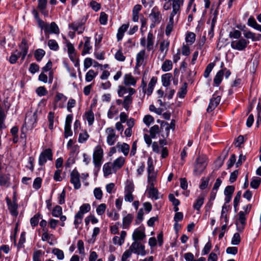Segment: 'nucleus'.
<instances>
[{
	"mask_svg": "<svg viewBox=\"0 0 261 261\" xmlns=\"http://www.w3.org/2000/svg\"><path fill=\"white\" fill-rule=\"evenodd\" d=\"M147 173H148V179L150 180L153 178V176L151 175L154 171V166L153 165V160L151 157H149L147 160Z\"/></svg>",
	"mask_w": 261,
	"mask_h": 261,
	"instance_id": "28",
	"label": "nucleus"
},
{
	"mask_svg": "<svg viewBox=\"0 0 261 261\" xmlns=\"http://www.w3.org/2000/svg\"><path fill=\"white\" fill-rule=\"evenodd\" d=\"M172 75L171 73H165L162 76V82L163 86L168 87L170 84Z\"/></svg>",
	"mask_w": 261,
	"mask_h": 261,
	"instance_id": "29",
	"label": "nucleus"
},
{
	"mask_svg": "<svg viewBox=\"0 0 261 261\" xmlns=\"http://www.w3.org/2000/svg\"><path fill=\"white\" fill-rule=\"evenodd\" d=\"M48 46L50 49L54 51H57L59 48V46L57 42L54 39H50L48 40Z\"/></svg>",
	"mask_w": 261,
	"mask_h": 261,
	"instance_id": "43",
	"label": "nucleus"
},
{
	"mask_svg": "<svg viewBox=\"0 0 261 261\" xmlns=\"http://www.w3.org/2000/svg\"><path fill=\"white\" fill-rule=\"evenodd\" d=\"M215 66V63H209L207 66H206L204 73L203 76L207 78L209 76L210 73L212 71V69H213L214 67Z\"/></svg>",
	"mask_w": 261,
	"mask_h": 261,
	"instance_id": "47",
	"label": "nucleus"
},
{
	"mask_svg": "<svg viewBox=\"0 0 261 261\" xmlns=\"http://www.w3.org/2000/svg\"><path fill=\"white\" fill-rule=\"evenodd\" d=\"M93 193L96 199L100 200L102 198L103 193L100 188H96L94 190Z\"/></svg>",
	"mask_w": 261,
	"mask_h": 261,
	"instance_id": "59",
	"label": "nucleus"
},
{
	"mask_svg": "<svg viewBox=\"0 0 261 261\" xmlns=\"http://www.w3.org/2000/svg\"><path fill=\"white\" fill-rule=\"evenodd\" d=\"M149 17L152 22L160 23L162 19V15L157 6H154L151 11Z\"/></svg>",
	"mask_w": 261,
	"mask_h": 261,
	"instance_id": "7",
	"label": "nucleus"
},
{
	"mask_svg": "<svg viewBox=\"0 0 261 261\" xmlns=\"http://www.w3.org/2000/svg\"><path fill=\"white\" fill-rule=\"evenodd\" d=\"M229 37L234 39H239L241 36V32L237 30L230 32L229 34Z\"/></svg>",
	"mask_w": 261,
	"mask_h": 261,
	"instance_id": "61",
	"label": "nucleus"
},
{
	"mask_svg": "<svg viewBox=\"0 0 261 261\" xmlns=\"http://www.w3.org/2000/svg\"><path fill=\"white\" fill-rule=\"evenodd\" d=\"M103 150L100 145L96 146L93 154V162L95 168H99L102 164Z\"/></svg>",
	"mask_w": 261,
	"mask_h": 261,
	"instance_id": "1",
	"label": "nucleus"
},
{
	"mask_svg": "<svg viewBox=\"0 0 261 261\" xmlns=\"http://www.w3.org/2000/svg\"><path fill=\"white\" fill-rule=\"evenodd\" d=\"M19 48L21 49V51L20 52V55H21V61H23L28 54V49H29V46L27 45V41L25 39H23L21 41V42L20 44L19 45Z\"/></svg>",
	"mask_w": 261,
	"mask_h": 261,
	"instance_id": "15",
	"label": "nucleus"
},
{
	"mask_svg": "<svg viewBox=\"0 0 261 261\" xmlns=\"http://www.w3.org/2000/svg\"><path fill=\"white\" fill-rule=\"evenodd\" d=\"M236 161V156L234 154L231 155L230 158L227 162V169L232 167Z\"/></svg>",
	"mask_w": 261,
	"mask_h": 261,
	"instance_id": "63",
	"label": "nucleus"
},
{
	"mask_svg": "<svg viewBox=\"0 0 261 261\" xmlns=\"http://www.w3.org/2000/svg\"><path fill=\"white\" fill-rule=\"evenodd\" d=\"M154 37L152 33L149 32L147 37L146 48L148 51H150L153 48Z\"/></svg>",
	"mask_w": 261,
	"mask_h": 261,
	"instance_id": "26",
	"label": "nucleus"
},
{
	"mask_svg": "<svg viewBox=\"0 0 261 261\" xmlns=\"http://www.w3.org/2000/svg\"><path fill=\"white\" fill-rule=\"evenodd\" d=\"M60 33V30L55 22H51L50 24H48V27L45 29V34L46 36V38H49L48 34H55L59 35Z\"/></svg>",
	"mask_w": 261,
	"mask_h": 261,
	"instance_id": "12",
	"label": "nucleus"
},
{
	"mask_svg": "<svg viewBox=\"0 0 261 261\" xmlns=\"http://www.w3.org/2000/svg\"><path fill=\"white\" fill-rule=\"evenodd\" d=\"M107 208V205L105 203H101L99 204L98 207L96 208V213L98 215H103L106 209Z\"/></svg>",
	"mask_w": 261,
	"mask_h": 261,
	"instance_id": "56",
	"label": "nucleus"
},
{
	"mask_svg": "<svg viewBox=\"0 0 261 261\" xmlns=\"http://www.w3.org/2000/svg\"><path fill=\"white\" fill-rule=\"evenodd\" d=\"M116 147L122 152L125 156H127L129 151V146L126 143L121 144L120 142L117 143Z\"/></svg>",
	"mask_w": 261,
	"mask_h": 261,
	"instance_id": "25",
	"label": "nucleus"
},
{
	"mask_svg": "<svg viewBox=\"0 0 261 261\" xmlns=\"http://www.w3.org/2000/svg\"><path fill=\"white\" fill-rule=\"evenodd\" d=\"M256 110L257 112L256 123L258 126L261 123V103L259 102L257 104Z\"/></svg>",
	"mask_w": 261,
	"mask_h": 261,
	"instance_id": "62",
	"label": "nucleus"
},
{
	"mask_svg": "<svg viewBox=\"0 0 261 261\" xmlns=\"http://www.w3.org/2000/svg\"><path fill=\"white\" fill-rule=\"evenodd\" d=\"M128 250L131 251L132 253L134 252L136 254H141V255L145 254L144 246L138 242H133Z\"/></svg>",
	"mask_w": 261,
	"mask_h": 261,
	"instance_id": "11",
	"label": "nucleus"
},
{
	"mask_svg": "<svg viewBox=\"0 0 261 261\" xmlns=\"http://www.w3.org/2000/svg\"><path fill=\"white\" fill-rule=\"evenodd\" d=\"M244 37L247 39H250L252 41H256L261 40V34H256L251 31H248L244 33Z\"/></svg>",
	"mask_w": 261,
	"mask_h": 261,
	"instance_id": "23",
	"label": "nucleus"
},
{
	"mask_svg": "<svg viewBox=\"0 0 261 261\" xmlns=\"http://www.w3.org/2000/svg\"><path fill=\"white\" fill-rule=\"evenodd\" d=\"M85 22V20L83 21V20L74 21L69 24V28L73 30L74 32L76 31L78 34H82L85 30L84 26Z\"/></svg>",
	"mask_w": 261,
	"mask_h": 261,
	"instance_id": "9",
	"label": "nucleus"
},
{
	"mask_svg": "<svg viewBox=\"0 0 261 261\" xmlns=\"http://www.w3.org/2000/svg\"><path fill=\"white\" fill-rule=\"evenodd\" d=\"M149 133L151 138H155L156 135L161 136V127L160 128L158 125H154L150 127Z\"/></svg>",
	"mask_w": 261,
	"mask_h": 261,
	"instance_id": "33",
	"label": "nucleus"
},
{
	"mask_svg": "<svg viewBox=\"0 0 261 261\" xmlns=\"http://www.w3.org/2000/svg\"><path fill=\"white\" fill-rule=\"evenodd\" d=\"M221 101V96L217 95V92H215L210 99V102L207 108V112L210 113L214 110L218 106Z\"/></svg>",
	"mask_w": 261,
	"mask_h": 261,
	"instance_id": "5",
	"label": "nucleus"
},
{
	"mask_svg": "<svg viewBox=\"0 0 261 261\" xmlns=\"http://www.w3.org/2000/svg\"><path fill=\"white\" fill-rule=\"evenodd\" d=\"M170 42L168 40H164L162 41L160 45V50L161 52L165 51V54L168 50Z\"/></svg>",
	"mask_w": 261,
	"mask_h": 261,
	"instance_id": "39",
	"label": "nucleus"
},
{
	"mask_svg": "<svg viewBox=\"0 0 261 261\" xmlns=\"http://www.w3.org/2000/svg\"><path fill=\"white\" fill-rule=\"evenodd\" d=\"M62 214V208L59 205H56L54 207L51 212V215L53 217H59Z\"/></svg>",
	"mask_w": 261,
	"mask_h": 261,
	"instance_id": "42",
	"label": "nucleus"
},
{
	"mask_svg": "<svg viewBox=\"0 0 261 261\" xmlns=\"http://www.w3.org/2000/svg\"><path fill=\"white\" fill-rule=\"evenodd\" d=\"M80 177V173L77 170L75 169L73 170L70 174V182L75 189H79L81 187Z\"/></svg>",
	"mask_w": 261,
	"mask_h": 261,
	"instance_id": "8",
	"label": "nucleus"
},
{
	"mask_svg": "<svg viewBox=\"0 0 261 261\" xmlns=\"http://www.w3.org/2000/svg\"><path fill=\"white\" fill-rule=\"evenodd\" d=\"M128 27L129 24H124L118 29L117 34V39L118 41L122 39L124 33L127 31Z\"/></svg>",
	"mask_w": 261,
	"mask_h": 261,
	"instance_id": "24",
	"label": "nucleus"
},
{
	"mask_svg": "<svg viewBox=\"0 0 261 261\" xmlns=\"http://www.w3.org/2000/svg\"><path fill=\"white\" fill-rule=\"evenodd\" d=\"M97 73H95L92 69L89 70L86 73L85 80L87 82H90L96 76Z\"/></svg>",
	"mask_w": 261,
	"mask_h": 261,
	"instance_id": "45",
	"label": "nucleus"
},
{
	"mask_svg": "<svg viewBox=\"0 0 261 261\" xmlns=\"http://www.w3.org/2000/svg\"><path fill=\"white\" fill-rule=\"evenodd\" d=\"M115 59L119 61L123 62L125 60V57L123 55L121 48H120L115 55Z\"/></svg>",
	"mask_w": 261,
	"mask_h": 261,
	"instance_id": "53",
	"label": "nucleus"
},
{
	"mask_svg": "<svg viewBox=\"0 0 261 261\" xmlns=\"http://www.w3.org/2000/svg\"><path fill=\"white\" fill-rule=\"evenodd\" d=\"M89 137V135H88L87 132L85 131L83 133L80 134L78 141L79 143H85Z\"/></svg>",
	"mask_w": 261,
	"mask_h": 261,
	"instance_id": "52",
	"label": "nucleus"
},
{
	"mask_svg": "<svg viewBox=\"0 0 261 261\" xmlns=\"http://www.w3.org/2000/svg\"><path fill=\"white\" fill-rule=\"evenodd\" d=\"M84 116L87 120L89 125H92L94 121V114L91 110L86 111Z\"/></svg>",
	"mask_w": 261,
	"mask_h": 261,
	"instance_id": "31",
	"label": "nucleus"
},
{
	"mask_svg": "<svg viewBox=\"0 0 261 261\" xmlns=\"http://www.w3.org/2000/svg\"><path fill=\"white\" fill-rule=\"evenodd\" d=\"M212 248V244L210 240L205 245L203 249L202 250V254L206 255L209 253Z\"/></svg>",
	"mask_w": 261,
	"mask_h": 261,
	"instance_id": "60",
	"label": "nucleus"
},
{
	"mask_svg": "<svg viewBox=\"0 0 261 261\" xmlns=\"http://www.w3.org/2000/svg\"><path fill=\"white\" fill-rule=\"evenodd\" d=\"M45 54V51L42 49H37L35 50L34 56L37 61H40Z\"/></svg>",
	"mask_w": 261,
	"mask_h": 261,
	"instance_id": "41",
	"label": "nucleus"
},
{
	"mask_svg": "<svg viewBox=\"0 0 261 261\" xmlns=\"http://www.w3.org/2000/svg\"><path fill=\"white\" fill-rule=\"evenodd\" d=\"M143 122L148 127H149L150 124L154 122V118L152 116L147 115L144 116L143 118Z\"/></svg>",
	"mask_w": 261,
	"mask_h": 261,
	"instance_id": "55",
	"label": "nucleus"
},
{
	"mask_svg": "<svg viewBox=\"0 0 261 261\" xmlns=\"http://www.w3.org/2000/svg\"><path fill=\"white\" fill-rule=\"evenodd\" d=\"M53 160V154L51 149L47 148L42 151L39 156L38 164L39 166H44L47 160Z\"/></svg>",
	"mask_w": 261,
	"mask_h": 261,
	"instance_id": "2",
	"label": "nucleus"
},
{
	"mask_svg": "<svg viewBox=\"0 0 261 261\" xmlns=\"http://www.w3.org/2000/svg\"><path fill=\"white\" fill-rule=\"evenodd\" d=\"M91 210V206L89 203H84L80 207V210L77 214L81 217V216L84 217V215Z\"/></svg>",
	"mask_w": 261,
	"mask_h": 261,
	"instance_id": "32",
	"label": "nucleus"
},
{
	"mask_svg": "<svg viewBox=\"0 0 261 261\" xmlns=\"http://www.w3.org/2000/svg\"><path fill=\"white\" fill-rule=\"evenodd\" d=\"M173 64L172 61L169 60H166L162 65V70L164 72L169 71L172 69Z\"/></svg>",
	"mask_w": 261,
	"mask_h": 261,
	"instance_id": "34",
	"label": "nucleus"
},
{
	"mask_svg": "<svg viewBox=\"0 0 261 261\" xmlns=\"http://www.w3.org/2000/svg\"><path fill=\"white\" fill-rule=\"evenodd\" d=\"M240 242L241 237L240 234L238 232L235 233L231 239V244L233 245H238L240 244Z\"/></svg>",
	"mask_w": 261,
	"mask_h": 261,
	"instance_id": "51",
	"label": "nucleus"
},
{
	"mask_svg": "<svg viewBox=\"0 0 261 261\" xmlns=\"http://www.w3.org/2000/svg\"><path fill=\"white\" fill-rule=\"evenodd\" d=\"M159 194L158 190L154 187L153 184L151 183L148 191L149 197L153 200H157L159 198Z\"/></svg>",
	"mask_w": 261,
	"mask_h": 261,
	"instance_id": "20",
	"label": "nucleus"
},
{
	"mask_svg": "<svg viewBox=\"0 0 261 261\" xmlns=\"http://www.w3.org/2000/svg\"><path fill=\"white\" fill-rule=\"evenodd\" d=\"M55 118V113L54 112H49L47 116L48 121V128L50 130L54 129V122Z\"/></svg>",
	"mask_w": 261,
	"mask_h": 261,
	"instance_id": "40",
	"label": "nucleus"
},
{
	"mask_svg": "<svg viewBox=\"0 0 261 261\" xmlns=\"http://www.w3.org/2000/svg\"><path fill=\"white\" fill-rule=\"evenodd\" d=\"M143 208H140L137 214V216L136 219V224H140L142 220H143Z\"/></svg>",
	"mask_w": 261,
	"mask_h": 261,
	"instance_id": "57",
	"label": "nucleus"
},
{
	"mask_svg": "<svg viewBox=\"0 0 261 261\" xmlns=\"http://www.w3.org/2000/svg\"><path fill=\"white\" fill-rule=\"evenodd\" d=\"M145 55V49L141 50L139 52L136 57V64L137 66H140L143 64L144 60V57Z\"/></svg>",
	"mask_w": 261,
	"mask_h": 261,
	"instance_id": "30",
	"label": "nucleus"
},
{
	"mask_svg": "<svg viewBox=\"0 0 261 261\" xmlns=\"http://www.w3.org/2000/svg\"><path fill=\"white\" fill-rule=\"evenodd\" d=\"M36 92L37 94V95L39 96H43L44 95H46L47 94V91L46 90V88L43 87H39L37 88Z\"/></svg>",
	"mask_w": 261,
	"mask_h": 261,
	"instance_id": "58",
	"label": "nucleus"
},
{
	"mask_svg": "<svg viewBox=\"0 0 261 261\" xmlns=\"http://www.w3.org/2000/svg\"><path fill=\"white\" fill-rule=\"evenodd\" d=\"M53 253L57 256L58 259L59 260H62L64 258L63 251L58 248L54 249L53 250Z\"/></svg>",
	"mask_w": 261,
	"mask_h": 261,
	"instance_id": "49",
	"label": "nucleus"
},
{
	"mask_svg": "<svg viewBox=\"0 0 261 261\" xmlns=\"http://www.w3.org/2000/svg\"><path fill=\"white\" fill-rule=\"evenodd\" d=\"M225 70H226V68L220 70L216 74L214 79V85L215 86L218 87L221 84Z\"/></svg>",
	"mask_w": 261,
	"mask_h": 261,
	"instance_id": "19",
	"label": "nucleus"
},
{
	"mask_svg": "<svg viewBox=\"0 0 261 261\" xmlns=\"http://www.w3.org/2000/svg\"><path fill=\"white\" fill-rule=\"evenodd\" d=\"M10 177L9 174H3L0 175V186L8 188L10 186Z\"/></svg>",
	"mask_w": 261,
	"mask_h": 261,
	"instance_id": "18",
	"label": "nucleus"
},
{
	"mask_svg": "<svg viewBox=\"0 0 261 261\" xmlns=\"http://www.w3.org/2000/svg\"><path fill=\"white\" fill-rule=\"evenodd\" d=\"M134 219V216L132 214H128L123 218V228L128 229Z\"/></svg>",
	"mask_w": 261,
	"mask_h": 261,
	"instance_id": "22",
	"label": "nucleus"
},
{
	"mask_svg": "<svg viewBox=\"0 0 261 261\" xmlns=\"http://www.w3.org/2000/svg\"><path fill=\"white\" fill-rule=\"evenodd\" d=\"M112 164L111 163H107L103 166V171L105 176H107L112 174Z\"/></svg>",
	"mask_w": 261,
	"mask_h": 261,
	"instance_id": "35",
	"label": "nucleus"
},
{
	"mask_svg": "<svg viewBox=\"0 0 261 261\" xmlns=\"http://www.w3.org/2000/svg\"><path fill=\"white\" fill-rule=\"evenodd\" d=\"M207 164L205 158L202 156H199L196 161L194 173L196 175L201 174L203 170L205 169Z\"/></svg>",
	"mask_w": 261,
	"mask_h": 261,
	"instance_id": "3",
	"label": "nucleus"
},
{
	"mask_svg": "<svg viewBox=\"0 0 261 261\" xmlns=\"http://www.w3.org/2000/svg\"><path fill=\"white\" fill-rule=\"evenodd\" d=\"M106 132L108 134L107 142L110 146L113 145L117 139L115 130L112 127H108L106 129Z\"/></svg>",
	"mask_w": 261,
	"mask_h": 261,
	"instance_id": "10",
	"label": "nucleus"
},
{
	"mask_svg": "<svg viewBox=\"0 0 261 261\" xmlns=\"http://www.w3.org/2000/svg\"><path fill=\"white\" fill-rule=\"evenodd\" d=\"M42 179L40 177H37L35 179L33 187L36 190H38L41 188Z\"/></svg>",
	"mask_w": 261,
	"mask_h": 261,
	"instance_id": "64",
	"label": "nucleus"
},
{
	"mask_svg": "<svg viewBox=\"0 0 261 261\" xmlns=\"http://www.w3.org/2000/svg\"><path fill=\"white\" fill-rule=\"evenodd\" d=\"M123 82L126 86H135L137 81L130 73H128L125 74Z\"/></svg>",
	"mask_w": 261,
	"mask_h": 261,
	"instance_id": "21",
	"label": "nucleus"
},
{
	"mask_svg": "<svg viewBox=\"0 0 261 261\" xmlns=\"http://www.w3.org/2000/svg\"><path fill=\"white\" fill-rule=\"evenodd\" d=\"M63 39L66 40L68 54L70 55L75 53V48L69 40H66L65 37H63Z\"/></svg>",
	"mask_w": 261,
	"mask_h": 261,
	"instance_id": "50",
	"label": "nucleus"
},
{
	"mask_svg": "<svg viewBox=\"0 0 261 261\" xmlns=\"http://www.w3.org/2000/svg\"><path fill=\"white\" fill-rule=\"evenodd\" d=\"M41 214L37 213L30 220V223L32 227L36 226L38 224L40 218H41Z\"/></svg>",
	"mask_w": 261,
	"mask_h": 261,
	"instance_id": "46",
	"label": "nucleus"
},
{
	"mask_svg": "<svg viewBox=\"0 0 261 261\" xmlns=\"http://www.w3.org/2000/svg\"><path fill=\"white\" fill-rule=\"evenodd\" d=\"M174 19L169 18V22L166 27L165 33L167 36H169L173 30Z\"/></svg>",
	"mask_w": 261,
	"mask_h": 261,
	"instance_id": "44",
	"label": "nucleus"
},
{
	"mask_svg": "<svg viewBox=\"0 0 261 261\" xmlns=\"http://www.w3.org/2000/svg\"><path fill=\"white\" fill-rule=\"evenodd\" d=\"M261 182V178L258 177H253L250 182V187L254 189H256L258 188Z\"/></svg>",
	"mask_w": 261,
	"mask_h": 261,
	"instance_id": "37",
	"label": "nucleus"
},
{
	"mask_svg": "<svg viewBox=\"0 0 261 261\" xmlns=\"http://www.w3.org/2000/svg\"><path fill=\"white\" fill-rule=\"evenodd\" d=\"M195 34L192 32L187 33L186 37V40L187 43L192 44L195 40Z\"/></svg>",
	"mask_w": 261,
	"mask_h": 261,
	"instance_id": "48",
	"label": "nucleus"
},
{
	"mask_svg": "<svg viewBox=\"0 0 261 261\" xmlns=\"http://www.w3.org/2000/svg\"><path fill=\"white\" fill-rule=\"evenodd\" d=\"M6 201L8 205V210H9L11 214L15 217L17 216L18 214L17 211L18 204L17 203H12V201L8 197L6 198Z\"/></svg>",
	"mask_w": 261,
	"mask_h": 261,
	"instance_id": "13",
	"label": "nucleus"
},
{
	"mask_svg": "<svg viewBox=\"0 0 261 261\" xmlns=\"http://www.w3.org/2000/svg\"><path fill=\"white\" fill-rule=\"evenodd\" d=\"M37 123V115L36 113L33 114H27L24 120L23 126L32 129L35 127Z\"/></svg>",
	"mask_w": 261,
	"mask_h": 261,
	"instance_id": "6",
	"label": "nucleus"
},
{
	"mask_svg": "<svg viewBox=\"0 0 261 261\" xmlns=\"http://www.w3.org/2000/svg\"><path fill=\"white\" fill-rule=\"evenodd\" d=\"M245 212L243 211H240L239 214L238 220L241 225H246V218L245 217Z\"/></svg>",
	"mask_w": 261,
	"mask_h": 261,
	"instance_id": "54",
	"label": "nucleus"
},
{
	"mask_svg": "<svg viewBox=\"0 0 261 261\" xmlns=\"http://www.w3.org/2000/svg\"><path fill=\"white\" fill-rule=\"evenodd\" d=\"M125 162V159L122 156H120L116 159L112 164V169L114 173H116L117 171L120 169L124 165Z\"/></svg>",
	"mask_w": 261,
	"mask_h": 261,
	"instance_id": "16",
	"label": "nucleus"
},
{
	"mask_svg": "<svg viewBox=\"0 0 261 261\" xmlns=\"http://www.w3.org/2000/svg\"><path fill=\"white\" fill-rule=\"evenodd\" d=\"M169 124L165 121H161V136L164 139L167 138L170 132Z\"/></svg>",
	"mask_w": 261,
	"mask_h": 261,
	"instance_id": "14",
	"label": "nucleus"
},
{
	"mask_svg": "<svg viewBox=\"0 0 261 261\" xmlns=\"http://www.w3.org/2000/svg\"><path fill=\"white\" fill-rule=\"evenodd\" d=\"M84 39L85 42L84 46V49L81 54L82 56H84L85 55L88 54L92 48V46L90 45V37H85Z\"/></svg>",
	"mask_w": 261,
	"mask_h": 261,
	"instance_id": "27",
	"label": "nucleus"
},
{
	"mask_svg": "<svg viewBox=\"0 0 261 261\" xmlns=\"http://www.w3.org/2000/svg\"><path fill=\"white\" fill-rule=\"evenodd\" d=\"M145 237L144 229H136L133 234V239L135 241L143 240Z\"/></svg>",
	"mask_w": 261,
	"mask_h": 261,
	"instance_id": "17",
	"label": "nucleus"
},
{
	"mask_svg": "<svg viewBox=\"0 0 261 261\" xmlns=\"http://www.w3.org/2000/svg\"><path fill=\"white\" fill-rule=\"evenodd\" d=\"M249 43V41L241 38L239 40L231 41L230 45L232 48L241 51L245 50Z\"/></svg>",
	"mask_w": 261,
	"mask_h": 261,
	"instance_id": "4",
	"label": "nucleus"
},
{
	"mask_svg": "<svg viewBox=\"0 0 261 261\" xmlns=\"http://www.w3.org/2000/svg\"><path fill=\"white\" fill-rule=\"evenodd\" d=\"M204 200V195H200L198 197V198L196 200V202L193 205V207L194 209L198 211L200 210L201 206L203 205Z\"/></svg>",
	"mask_w": 261,
	"mask_h": 261,
	"instance_id": "36",
	"label": "nucleus"
},
{
	"mask_svg": "<svg viewBox=\"0 0 261 261\" xmlns=\"http://www.w3.org/2000/svg\"><path fill=\"white\" fill-rule=\"evenodd\" d=\"M132 102L133 98L132 96L130 95L125 96L123 101V108L127 111L129 108L130 105L132 103Z\"/></svg>",
	"mask_w": 261,
	"mask_h": 261,
	"instance_id": "38",
	"label": "nucleus"
}]
</instances>
